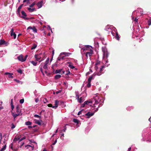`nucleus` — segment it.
Returning a JSON list of instances; mask_svg holds the SVG:
<instances>
[{
    "label": "nucleus",
    "instance_id": "obj_53",
    "mask_svg": "<svg viewBox=\"0 0 151 151\" xmlns=\"http://www.w3.org/2000/svg\"><path fill=\"white\" fill-rule=\"evenodd\" d=\"M70 73L69 71H67V73L65 74L66 75H68L69 74H70Z\"/></svg>",
    "mask_w": 151,
    "mask_h": 151
},
{
    "label": "nucleus",
    "instance_id": "obj_5",
    "mask_svg": "<svg viewBox=\"0 0 151 151\" xmlns=\"http://www.w3.org/2000/svg\"><path fill=\"white\" fill-rule=\"evenodd\" d=\"M105 68V66L104 65L102 66L101 68H100V70L99 72L98 73H97V75L98 76H100L101 74V72L103 70V69Z\"/></svg>",
    "mask_w": 151,
    "mask_h": 151
},
{
    "label": "nucleus",
    "instance_id": "obj_15",
    "mask_svg": "<svg viewBox=\"0 0 151 151\" xmlns=\"http://www.w3.org/2000/svg\"><path fill=\"white\" fill-rule=\"evenodd\" d=\"M11 112L12 113V115L14 117V119H15L16 117L17 116L19 115L20 114H15L12 111H11Z\"/></svg>",
    "mask_w": 151,
    "mask_h": 151
},
{
    "label": "nucleus",
    "instance_id": "obj_10",
    "mask_svg": "<svg viewBox=\"0 0 151 151\" xmlns=\"http://www.w3.org/2000/svg\"><path fill=\"white\" fill-rule=\"evenodd\" d=\"M16 112L18 114H20L21 112V110L19 108V107L18 105H17L16 107Z\"/></svg>",
    "mask_w": 151,
    "mask_h": 151
},
{
    "label": "nucleus",
    "instance_id": "obj_18",
    "mask_svg": "<svg viewBox=\"0 0 151 151\" xmlns=\"http://www.w3.org/2000/svg\"><path fill=\"white\" fill-rule=\"evenodd\" d=\"M84 47L85 48V49L86 50L89 49L90 50V49H92V47L90 45H86Z\"/></svg>",
    "mask_w": 151,
    "mask_h": 151
},
{
    "label": "nucleus",
    "instance_id": "obj_54",
    "mask_svg": "<svg viewBox=\"0 0 151 151\" xmlns=\"http://www.w3.org/2000/svg\"><path fill=\"white\" fill-rule=\"evenodd\" d=\"M81 113H82V111H80L78 113V114L77 115H80L81 114Z\"/></svg>",
    "mask_w": 151,
    "mask_h": 151
},
{
    "label": "nucleus",
    "instance_id": "obj_33",
    "mask_svg": "<svg viewBox=\"0 0 151 151\" xmlns=\"http://www.w3.org/2000/svg\"><path fill=\"white\" fill-rule=\"evenodd\" d=\"M31 63L34 66H36L37 63V62H35V61H31Z\"/></svg>",
    "mask_w": 151,
    "mask_h": 151
},
{
    "label": "nucleus",
    "instance_id": "obj_14",
    "mask_svg": "<svg viewBox=\"0 0 151 151\" xmlns=\"http://www.w3.org/2000/svg\"><path fill=\"white\" fill-rule=\"evenodd\" d=\"M23 4H22L18 8V9H17V12H18V13L19 14H20V10L21 9L23 5Z\"/></svg>",
    "mask_w": 151,
    "mask_h": 151
},
{
    "label": "nucleus",
    "instance_id": "obj_13",
    "mask_svg": "<svg viewBox=\"0 0 151 151\" xmlns=\"http://www.w3.org/2000/svg\"><path fill=\"white\" fill-rule=\"evenodd\" d=\"M133 20H134V21L135 23V24L134 25V26H136L138 24V19L137 18H135L134 19V17H133Z\"/></svg>",
    "mask_w": 151,
    "mask_h": 151
},
{
    "label": "nucleus",
    "instance_id": "obj_32",
    "mask_svg": "<svg viewBox=\"0 0 151 151\" xmlns=\"http://www.w3.org/2000/svg\"><path fill=\"white\" fill-rule=\"evenodd\" d=\"M33 32L35 33H36L37 32V29L35 28V27H33V28L32 29Z\"/></svg>",
    "mask_w": 151,
    "mask_h": 151
},
{
    "label": "nucleus",
    "instance_id": "obj_61",
    "mask_svg": "<svg viewBox=\"0 0 151 151\" xmlns=\"http://www.w3.org/2000/svg\"><path fill=\"white\" fill-rule=\"evenodd\" d=\"M29 0H24L23 1V3H24L26 2H29Z\"/></svg>",
    "mask_w": 151,
    "mask_h": 151
},
{
    "label": "nucleus",
    "instance_id": "obj_39",
    "mask_svg": "<svg viewBox=\"0 0 151 151\" xmlns=\"http://www.w3.org/2000/svg\"><path fill=\"white\" fill-rule=\"evenodd\" d=\"M49 62V59L48 58L45 61V64L47 65V64Z\"/></svg>",
    "mask_w": 151,
    "mask_h": 151
},
{
    "label": "nucleus",
    "instance_id": "obj_52",
    "mask_svg": "<svg viewBox=\"0 0 151 151\" xmlns=\"http://www.w3.org/2000/svg\"><path fill=\"white\" fill-rule=\"evenodd\" d=\"M13 35L14 39H15L16 38V35L14 32H13Z\"/></svg>",
    "mask_w": 151,
    "mask_h": 151
},
{
    "label": "nucleus",
    "instance_id": "obj_29",
    "mask_svg": "<svg viewBox=\"0 0 151 151\" xmlns=\"http://www.w3.org/2000/svg\"><path fill=\"white\" fill-rule=\"evenodd\" d=\"M73 122L75 123H76L77 124H78V120L75 119H73Z\"/></svg>",
    "mask_w": 151,
    "mask_h": 151
},
{
    "label": "nucleus",
    "instance_id": "obj_12",
    "mask_svg": "<svg viewBox=\"0 0 151 151\" xmlns=\"http://www.w3.org/2000/svg\"><path fill=\"white\" fill-rule=\"evenodd\" d=\"M63 54L65 55V56H68L69 55L71 54V53H68V52H62L60 54V55Z\"/></svg>",
    "mask_w": 151,
    "mask_h": 151
},
{
    "label": "nucleus",
    "instance_id": "obj_62",
    "mask_svg": "<svg viewBox=\"0 0 151 151\" xmlns=\"http://www.w3.org/2000/svg\"><path fill=\"white\" fill-rule=\"evenodd\" d=\"M35 101L36 102H37L39 101L38 99H36Z\"/></svg>",
    "mask_w": 151,
    "mask_h": 151
},
{
    "label": "nucleus",
    "instance_id": "obj_42",
    "mask_svg": "<svg viewBox=\"0 0 151 151\" xmlns=\"http://www.w3.org/2000/svg\"><path fill=\"white\" fill-rule=\"evenodd\" d=\"M24 99H21L20 100L19 102L21 104H23L24 103Z\"/></svg>",
    "mask_w": 151,
    "mask_h": 151
},
{
    "label": "nucleus",
    "instance_id": "obj_20",
    "mask_svg": "<svg viewBox=\"0 0 151 151\" xmlns=\"http://www.w3.org/2000/svg\"><path fill=\"white\" fill-rule=\"evenodd\" d=\"M6 43V42L4 40H0V45H2Z\"/></svg>",
    "mask_w": 151,
    "mask_h": 151
},
{
    "label": "nucleus",
    "instance_id": "obj_25",
    "mask_svg": "<svg viewBox=\"0 0 151 151\" xmlns=\"http://www.w3.org/2000/svg\"><path fill=\"white\" fill-rule=\"evenodd\" d=\"M6 148V144H5V145L2 148L1 150L0 151H4L5 150Z\"/></svg>",
    "mask_w": 151,
    "mask_h": 151
},
{
    "label": "nucleus",
    "instance_id": "obj_17",
    "mask_svg": "<svg viewBox=\"0 0 151 151\" xmlns=\"http://www.w3.org/2000/svg\"><path fill=\"white\" fill-rule=\"evenodd\" d=\"M27 9L29 10V11L31 12H32L34 11H35L36 10L35 8H33L31 9L30 8H27Z\"/></svg>",
    "mask_w": 151,
    "mask_h": 151
},
{
    "label": "nucleus",
    "instance_id": "obj_48",
    "mask_svg": "<svg viewBox=\"0 0 151 151\" xmlns=\"http://www.w3.org/2000/svg\"><path fill=\"white\" fill-rule=\"evenodd\" d=\"M94 100H95V104H97L99 103V102L98 101L96 100V99H94Z\"/></svg>",
    "mask_w": 151,
    "mask_h": 151
},
{
    "label": "nucleus",
    "instance_id": "obj_40",
    "mask_svg": "<svg viewBox=\"0 0 151 151\" xmlns=\"http://www.w3.org/2000/svg\"><path fill=\"white\" fill-rule=\"evenodd\" d=\"M34 116L35 117H37V118H41V116L38 115H37V114H35Z\"/></svg>",
    "mask_w": 151,
    "mask_h": 151
},
{
    "label": "nucleus",
    "instance_id": "obj_60",
    "mask_svg": "<svg viewBox=\"0 0 151 151\" xmlns=\"http://www.w3.org/2000/svg\"><path fill=\"white\" fill-rule=\"evenodd\" d=\"M66 129V127L65 126L64 129L63 130H62V131H63V132H65Z\"/></svg>",
    "mask_w": 151,
    "mask_h": 151
},
{
    "label": "nucleus",
    "instance_id": "obj_8",
    "mask_svg": "<svg viewBox=\"0 0 151 151\" xmlns=\"http://www.w3.org/2000/svg\"><path fill=\"white\" fill-rule=\"evenodd\" d=\"M5 75H7L9 78H12L13 77V74L12 73H11L8 72H6L5 73Z\"/></svg>",
    "mask_w": 151,
    "mask_h": 151
},
{
    "label": "nucleus",
    "instance_id": "obj_4",
    "mask_svg": "<svg viewBox=\"0 0 151 151\" xmlns=\"http://www.w3.org/2000/svg\"><path fill=\"white\" fill-rule=\"evenodd\" d=\"M93 51L92 49H90L89 52H86V56L87 57H88V55L89 56H91L93 54Z\"/></svg>",
    "mask_w": 151,
    "mask_h": 151
},
{
    "label": "nucleus",
    "instance_id": "obj_58",
    "mask_svg": "<svg viewBox=\"0 0 151 151\" xmlns=\"http://www.w3.org/2000/svg\"><path fill=\"white\" fill-rule=\"evenodd\" d=\"M32 28L33 27H32L29 26L28 27L27 29L28 30L29 29H32Z\"/></svg>",
    "mask_w": 151,
    "mask_h": 151
},
{
    "label": "nucleus",
    "instance_id": "obj_63",
    "mask_svg": "<svg viewBox=\"0 0 151 151\" xmlns=\"http://www.w3.org/2000/svg\"><path fill=\"white\" fill-rule=\"evenodd\" d=\"M58 60L60 61L61 59V58L60 57H58Z\"/></svg>",
    "mask_w": 151,
    "mask_h": 151
},
{
    "label": "nucleus",
    "instance_id": "obj_57",
    "mask_svg": "<svg viewBox=\"0 0 151 151\" xmlns=\"http://www.w3.org/2000/svg\"><path fill=\"white\" fill-rule=\"evenodd\" d=\"M85 105H86V104H85L84 103L83 104H82L81 105V107H84L85 106Z\"/></svg>",
    "mask_w": 151,
    "mask_h": 151
},
{
    "label": "nucleus",
    "instance_id": "obj_37",
    "mask_svg": "<svg viewBox=\"0 0 151 151\" xmlns=\"http://www.w3.org/2000/svg\"><path fill=\"white\" fill-rule=\"evenodd\" d=\"M68 67L71 69H73L75 68V67L74 66L72 65L71 64H69L68 65Z\"/></svg>",
    "mask_w": 151,
    "mask_h": 151
},
{
    "label": "nucleus",
    "instance_id": "obj_21",
    "mask_svg": "<svg viewBox=\"0 0 151 151\" xmlns=\"http://www.w3.org/2000/svg\"><path fill=\"white\" fill-rule=\"evenodd\" d=\"M61 77V76L60 75L58 74L57 75H56L55 76V79H57L60 78Z\"/></svg>",
    "mask_w": 151,
    "mask_h": 151
},
{
    "label": "nucleus",
    "instance_id": "obj_38",
    "mask_svg": "<svg viewBox=\"0 0 151 151\" xmlns=\"http://www.w3.org/2000/svg\"><path fill=\"white\" fill-rule=\"evenodd\" d=\"M15 127V126L14 124L13 123L11 124V129H14Z\"/></svg>",
    "mask_w": 151,
    "mask_h": 151
},
{
    "label": "nucleus",
    "instance_id": "obj_3",
    "mask_svg": "<svg viewBox=\"0 0 151 151\" xmlns=\"http://www.w3.org/2000/svg\"><path fill=\"white\" fill-rule=\"evenodd\" d=\"M41 54H35V57L36 59V61H38L41 59Z\"/></svg>",
    "mask_w": 151,
    "mask_h": 151
},
{
    "label": "nucleus",
    "instance_id": "obj_19",
    "mask_svg": "<svg viewBox=\"0 0 151 151\" xmlns=\"http://www.w3.org/2000/svg\"><path fill=\"white\" fill-rule=\"evenodd\" d=\"M116 36L115 37L116 38L117 40H119L120 39L119 35V34L117 32L116 33Z\"/></svg>",
    "mask_w": 151,
    "mask_h": 151
},
{
    "label": "nucleus",
    "instance_id": "obj_23",
    "mask_svg": "<svg viewBox=\"0 0 151 151\" xmlns=\"http://www.w3.org/2000/svg\"><path fill=\"white\" fill-rule=\"evenodd\" d=\"M62 70V69L57 70L55 71V73H60L61 72Z\"/></svg>",
    "mask_w": 151,
    "mask_h": 151
},
{
    "label": "nucleus",
    "instance_id": "obj_44",
    "mask_svg": "<svg viewBox=\"0 0 151 151\" xmlns=\"http://www.w3.org/2000/svg\"><path fill=\"white\" fill-rule=\"evenodd\" d=\"M27 146H29V147H32V150H33L34 149V146H31L29 145H27Z\"/></svg>",
    "mask_w": 151,
    "mask_h": 151
},
{
    "label": "nucleus",
    "instance_id": "obj_59",
    "mask_svg": "<svg viewBox=\"0 0 151 151\" xmlns=\"http://www.w3.org/2000/svg\"><path fill=\"white\" fill-rule=\"evenodd\" d=\"M22 17L25 20H28V19H29V18H27V17Z\"/></svg>",
    "mask_w": 151,
    "mask_h": 151
},
{
    "label": "nucleus",
    "instance_id": "obj_6",
    "mask_svg": "<svg viewBox=\"0 0 151 151\" xmlns=\"http://www.w3.org/2000/svg\"><path fill=\"white\" fill-rule=\"evenodd\" d=\"M59 101L58 100H55V106H53L52 107V108H54V109H56L57 107H58V104H59Z\"/></svg>",
    "mask_w": 151,
    "mask_h": 151
},
{
    "label": "nucleus",
    "instance_id": "obj_24",
    "mask_svg": "<svg viewBox=\"0 0 151 151\" xmlns=\"http://www.w3.org/2000/svg\"><path fill=\"white\" fill-rule=\"evenodd\" d=\"M14 80L16 82H17V83H20L21 84H22V82L21 81H20L19 80H18L15 79Z\"/></svg>",
    "mask_w": 151,
    "mask_h": 151
},
{
    "label": "nucleus",
    "instance_id": "obj_55",
    "mask_svg": "<svg viewBox=\"0 0 151 151\" xmlns=\"http://www.w3.org/2000/svg\"><path fill=\"white\" fill-rule=\"evenodd\" d=\"M28 55H25V58H24V61H25L26 60V59H27V57H28Z\"/></svg>",
    "mask_w": 151,
    "mask_h": 151
},
{
    "label": "nucleus",
    "instance_id": "obj_50",
    "mask_svg": "<svg viewBox=\"0 0 151 151\" xmlns=\"http://www.w3.org/2000/svg\"><path fill=\"white\" fill-rule=\"evenodd\" d=\"M11 106L12 110V111L13 110V109L14 108V105H13V104H12V103H11Z\"/></svg>",
    "mask_w": 151,
    "mask_h": 151
},
{
    "label": "nucleus",
    "instance_id": "obj_22",
    "mask_svg": "<svg viewBox=\"0 0 151 151\" xmlns=\"http://www.w3.org/2000/svg\"><path fill=\"white\" fill-rule=\"evenodd\" d=\"M35 124H37L39 125H41V123L40 121L36 119L35 120Z\"/></svg>",
    "mask_w": 151,
    "mask_h": 151
},
{
    "label": "nucleus",
    "instance_id": "obj_43",
    "mask_svg": "<svg viewBox=\"0 0 151 151\" xmlns=\"http://www.w3.org/2000/svg\"><path fill=\"white\" fill-rule=\"evenodd\" d=\"M91 82H88V83L87 85V86L88 88H89L91 87Z\"/></svg>",
    "mask_w": 151,
    "mask_h": 151
},
{
    "label": "nucleus",
    "instance_id": "obj_2",
    "mask_svg": "<svg viewBox=\"0 0 151 151\" xmlns=\"http://www.w3.org/2000/svg\"><path fill=\"white\" fill-rule=\"evenodd\" d=\"M97 75V73H94L88 79V82L91 83V81L93 79V78Z\"/></svg>",
    "mask_w": 151,
    "mask_h": 151
},
{
    "label": "nucleus",
    "instance_id": "obj_30",
    "mask_svg": "<svg viewBox=\"0 0 151 151\" xmlns=\"http://www.w3.org/2000/svg\"><path fill=\"white\" fill-rule=\"evenodd\" d=\"M21 13L22 15L26 17L27 16L26 13L24 11H22L21 12Z\"/></svg>",
    "mask_w": 151,
    "mask_h": 151
},
{
    "label": "nucleus",
    "instance_id": "obj_1",
    "mask_svg": "<svg viewBox=\"0 0 151 151\" xmlns=\"http://www.w3.org/2000/svg\"><path fill=\"white\" fill-rule=\"evenodd\" d=\"M44 4V3L43 1L42 0L39 1L36 4L38 6V8L39 9L41 8L42 6V5Z\"/></svg>",
    "mask_w": 151,
    "mask_h": 151
},
{
    "label": "nucleus",
    "instance_id": "obj_56",
    "mask_svg": "<svg viewBox=\"0 0 151 151\" xmlns=\"http://www.w3.org/2000/svg\"><path fill=\"white\" fill-rule=\"evenodd\" d=\"M57 142V139H56V140H55V142H54V143H52V145H55L56 143Z\"/></svg>",
    "mask_w": 151,
    "mask_h": 151
},
{
    "label": "nucleus",
    "instance_id": "obj_64",
    "mask_svg": "<svg viewBox=\"0 0 151 151\" xmlns=\"http://www.w3.org/2000/svg\"><path fill=\"white\" fill-rule=\"evenodd\" d=\"M149 121L151 123V117L149 119Z\"/></svg>",
    "mask_w": 151,
    "mask_h": 151
},
{
    "label": "nucleus",
    "instance_id": "obj_34",
    "mask_svg": "<svg viewBox=\"0 0 151 151\" xmlns=\"http://www.w3.org/2000/svg\"><path fill=\"white\" fill-rule=\"evenodd\" d=\"M20 140V138L19 137H18L17 138H15L14 139L13 141H17L18 140Z\"/></svg>",
    "mask_w": 151,
    "mask_h": 151
},
{
    "label": "nucleus",
    "instance_id": "obj_49",
    "mask_svg": "<svg viewBox=\"0 0 151 151\" xmlns=\"http://www.w3.org/2000/svg\"><path fill=\"white\" fill-rule=\"evenodd\" d=\"M43 68L44 69H46L47 68V65L45 64L43 66Z\"/></svg>",
    "mask_w": 151,
    "mask_h": 151
},
{
    "label": "nucleus",
    "instance_id": "obj_41",
    "mask_svg": "<svg viewBox=\"0 0 151 151\" xmlns=\"http://www.w3.org/2000/svg\"><path fill=\"white\" fill-rule=\"evenodd\" d=\"M35 4H36L35 3V2H33L31 5H30L29 6L30 7H32Z\"/></svg>",
    "mask_w": 151,
    "mask_h": 151
},
{
    "label": "nucleus",
    "instance_id": "obj_31",
    "mask_svg": "<svg viewBox=\"0 0 151 151\" xmlns=\"http://www.w3.org/2000/svg\"><path fill=\"white\" fill-rule=\"evenodd\" d=\"M138 12H140V14H143V11L142 9H138Z\"/></svg>",
    "mask_w": 151,
    "mask_h": 151
},
{
    "label": "nucleus",
    "instance_id": "obj_51",
    "mask_svg": "<svg viewBox=\"0 0 151 151\" xmlns=\"http://www.w3.org/2000/svg\"><path fill=\"white\" fill-rule=\"evenodd\" d=\"M61 90H59V91H56V94H58L59 93H61Z\"/></svg>",
    "mask_w": 151,
    "mask_h": 151
},
{
    "label": "nucleus",
    "instance_id": "obj_45",
    "mask_svg": "<svg viewBox=\"0 0 151 151\" xmlns=\"http://www.w3.org/2000/svg\"><path fill=\"white\" fill-rule=\"evenodd\" d=\"M26 138L25 137H22V138L21 139H20V140H19V141L18 142H20L21 141H22V140H24V139H25Z\"/></svg>",
    "mask_w": 151,
    "mask_h": 151
},
{
    "label": "nucleus",
    "instance_id": "obj_9",
    "mask_svg": "<svg viewBox=\"0 0 151 151\" xmlns=\"http://www.w3.org/2000/svg\"><path fill=\"white\" fill-rule=\"evenodd\" d=\"M93 113H91L90 112H89L86 114L85 115L86 116H88V117H87L88 118H89L90 117L92 116L94 114Z\"/></svg>",
    "mask_w": 151,
    "mask_h": 151
},
{
    "label": "nucleus",
    "instance_id": "obj_11",
    "mask_svg": "<svg viewBox=\"0 0 151 151\" xmlns=\"http://www.w3.org/2000/svg\"><path fill=\"white\" fill-rule=\"evenodd\" d=\"M76 97H78V102L80 103H81L83 101V100L82 97H81L79 98L78 96H76Z\"/></svg>",
    "mask_w": 151,
    "mask_h": 151
},
{
    "label": "nucleus",
    "instance_id": "obj_47",
    "mask_svg": "<svg viewBox=\"0 0 151 151\" xmlns=\"http://www.w3.org/2000/svg\"><path fill=\"white\" fill-rule=\"evenodd\" d=\"M148 24L149 26L151 24V19H150L148 21Z\"/></svg>",
    "mask_w": 151,
    "mask_h": 151
},
{
    "label": "nucleus",
    "instance_id": "obj_7",
    "mask_svg": "<svg viewBox=\"0 0 151 151\" xmlns=\"http://www.w3.org/2000/svg\"><path fill=\"white\" fill-rule=\"evenodd\" d=\"M17 59L21 61V62H23L25 61H24V58H23V55H22L18 56L17 57Z\"/></svg>",
    "mask_w": 151,
    "mask_h": 151
},
{
    "label": "nucleus",
    "instance_id": "obj_26",
    "mask_svg": "<svg viewBox=\"0 0 151 151\" xmlns=\"http://www.w3.org/2000/svg\"><path fill=\"white\" fill-rule=\"evenodd\" d=\"M37 45H36V44H33V46H32V47L31 48V49L33 50V49H35L37 47Z\"/></svg>",
    "mask_w": 151,
    "mask_h": 151
},
{
    "label": "nucleus",
    "instance_id": "obj_36",
    "mask_svg": "<svg viewBox=\"0 0 151 151\" xmlns=\"http://www.w3.org/2000/svg\"><path fill=\"white\" fill-rule=\"evenodd\" d=\"M14 31V29L13 28H12L11 29V34H10V35L12 36L13 35Z\"/></svg>",
    "mask_w": 151,
    "mask_h": 151
},
{
    "label": "nucleus",
    "instance_id": "obj_28",
    "mask_svg": "<svg viewBox=\"0 0 151 151\" xmlns=\"http://www.w3.org/2000/svg\"><path fill=\"white\" fill-rule=\"evenodd\" d=\"M32 124V122H29V121H27L25 122V124L27 125H31Z\"/></svg>",
    "mask_w": 151,
    "mask_h": 151
},
{
    "label": "nucleus",
    "instance_id": "obj_16",
    "mask_svg": "<svg viewBox=\"0 0 151 151\" xmlns=\"http://www.w3.org/2000/svg\"><path fill=\"white\" fill-rule=\"evenodd\" d=\"M103 55L104 57L107 58L108 56V54L107 52H106L105 51L103 50Z\"/></svg>",
    "mask_w": 151,
    "mask_h": 151
},
{
    "label": "nucleus",
    "instance_id": "obj_27",
    "mask_svg": "<svg viewBox=\"0 0 151 151\" xmlns=\"http://www.w3.org/2000/svg\"><path fill=\"white\" fill-rule=\"evenodd\" d=\"M17 71L20 74H22V71L21 69H19L18 70H17Z\"/></svg>",
    "mask_w": 151,
    "mask_h": 151
},
{
    "label": "nucleus",
    "instance_id": "obj_35",
    "mask_svg": "<svg viewBox=\"0 0 151 151\" xmlns=\"http://www.w3.org/2000/svg\"><path fill=\"white\" fill-rule=\"evenodd\" d=\"M84 103H85V104H88L92 103V102L90 101H85L84 102Z\"/></svg>",
    "mask_w": 151,
    "mask_h": 151
},
{
    "label": "nucleus",
    "instance_id": "obj_46",
    "mask_svg": "<svg viewBox=\"0 0 151 151\" xmlns=\"http://www.w3.org/2000/svg\"><path fill=\"white\" fill-rule=\"evenodd\" d=\"M47 106L50 107H52H52L53 106H52V104H47Z\"/></svg>",
    "mask_w": 151,
    "mask_h": 151
}]
</instances>
